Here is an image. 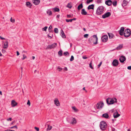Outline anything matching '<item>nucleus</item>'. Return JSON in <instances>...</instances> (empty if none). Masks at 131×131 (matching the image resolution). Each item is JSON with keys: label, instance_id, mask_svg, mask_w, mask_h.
<instances>
[{"label": "nucleus", "instance_id": "1", "mask_svg": "<svg viewBox=\"0 0 131 131\" xmlns=\"http://www.w3.org/2000/svg\"><path fill=\"white\" fill-rule=\"evenodd\" d=\"M106 101L107 103L109 104L110 105L114 104V103H117V99L115 97L114 99L108 98L106 99Z\"/></svg>", "mask_w": 131, "mask_h": 131}, {"label": "nucleus", "instance_id": "2", "mask_svg": "<svg viewBox=\"0 0 131 131\" xmlns=\"http://www.w3.org/2000/svg\"><path fill=\"white\" fill-rule=\"evenodd\" d=\"M93 38H90L89 39V41L90 42H92L94 44H96L97 43L98 38L96 35H94L93 36Z\"/></svg>", "mask_w": 131, "mask_h": 131}, {"label": "nucleus", "instance_id": "3", "mask_svg": "<svg viewBox=\"0 0 131 131\" xmlns=\"http://www.w3.org/2000/svg\"><path fill=\"white\" fill-rule=\"evenodd\" d=\"M104 10V8L103 6H100L97 9L96 14L98 15H100L103 13Z\"/></svg>", "mask_w": 131, "mask_h": 131}, {"label": "nucleus", "instance_id": "4", "mask_svg": "<svg viewBox=\"0 0 131 131\" xmlns=\"http://www.w3.org/2000/svg\"><path fill=\"white\" fill-rule=\"evenodd\" d=\"M131 34V32L129 29H126L124 32V36L126 38L128 37Z\"/></svg>", "mask_w": 131, "mask_h": 131}, {"label": "nucleus", "instance_id": "5", "mask_svg": "<svg viewBox=\"0 0 131 131\" xmlns=\"http://www.w3.org/2000/svg\"><path fill=\"white\" fill-rule=\"evenodd\" d=\"M100 126L101 129L104 130L106 129L107 126V125L105 122L102 121L100 123Z\"/></svg>", "mask_w": 131, "mask_h": 131}, {"label": "nucleus", "instance_id": "6", "mask_svg": "<svg viewBox=\"0 0 131 131\" xmlns=\"http://www.w3.org/2000/svg\"><path fill=\"white\" fill-rule=\"evenodd\" d=\"M57 44L56 43H53L51 45H49L47 46L46 48V49H51L52 48H54L56 47Z\"/></svg>", "mask_w": 131, "mask_h": 131}, {"label": "nucleus", "instance_id": "7", "mask_svg": "<svg viewBox=\"0 0 131 131\" xmlns=\"http://www.w3.org/2000/svg\"><path fill=\"white\" fill-rule=\"evenodd\" d=\"M104 105V104L102 102H101L98 103L96 105V107L97 109L101 108Z\"/></svg>", "mask_w": 131, "mask_h": 131}, {"label": "nucleus", "instance_id": "8", "mask_svg": "<svg viewBox=\"0 0 131 131\" xmlns=\"http://www.w3.org/2000/svg\"><path fill=\"white\" fill-rule=\"evenodd\" d=\"M112 63L113 67H116L118 65L119 62L118 60L115 59L113 60Z\"/></svg>", "mask_w": 131, "mask_h": 131}, {"label": "nucleus", "instance_id": "9", "mask_svg": "<svg viewBox=\"0 0 131 131\" xmlns=\"http://www.w3.org/2000/svg\"><path fill=\"white\" fill-rule=\"evenodd\" d=\"M108 39V37L106 35H104L101 37V40L104 42H106L107 40Z\"/></svg>", "mask_w": 131, "mask_h": 131}, {"label": "nucleus", "instance_id": "10", "mask_svg": "<svg viewBox=\"0 0 131 131\" xmlns=\"http://www.w3.org/2000/svg\"><path fill=\"white\" fill-rule=\"evenodd\" d=\"M111 15V14L110 12H107L105 13L104 15H102V17L103 18H106L108 17Z\"/></svg>", "mask_w": 131, "mask_h": 131}, {"label": "nucleus", "instance_id": "11", "mask_svg": "<svg viewBox=\"0 0 131 131\" xmlns=\"http://www.w3.org/2000/svg\"><path fill=\"white\" fill-rule=\"evenodd\" d=\"M125 57L124 56H121L119 59V60L121 63H124V61L126 60Z\"/></svg>", "mask_w": 131, "mask_h": 131}, {"label": "nucleus", "instance_id": "12", "mask_svg": "<svg viewBox=\"0 0 131 131\" xmlns=\"http://www.w3.org/2000/svg\"><path fill=\"white\" fill-rule=\"evenodd\" d=\"M124 28L123 27H121L120 30L119 31V34L121 35L122 36L123 35V34H124Z\"/></svg>", "mask_w": 131, "mask_h": 131}, {"label": "nucleus", "instance_id": "13", "mask_svg": "<svg viewBox=\"0 0 131 131\" xmlns=\"http://www.w3.org/2000/svg\"><path fill=\"white\" fill-rule=\"evenodd\" d=\"M105 4L108 6H110L112 4V2L111 0H108L106 1Z\"/></svg>", "mask_w": 131, "mask_h": 131}, {"label": "nucleus", "instance_id": "14", "mask_svg": "<svg viewBox=\"0 0 131 131\" xmlns=\"http://www.w3.org/2000/svg\"><path fill=\"white\" fill-rule=\"evenodd\" d=\"M17 103L14 100H12L11 101V105L12 107H14L17 105Z\"/></svg>", "mask_w": 131, "mask_h": 131}, {"label": "nucleus", "instance_id": "15", "mask_svg": "<svg viewBox=\"0 0 131 131\" xmlns=\"http://www.w3.org/2000/svg\"><path fill=\"white\" fill-rule=\"evenodd\" d=\"M32 2L35 5H38L40 2V0H32Z\"/></svg>", "mask_w": 131, "mask_h": 131}, {"label": "nucleus", "instance_id": "16", "mask_svg": "<svg viewBox=\"0 0 131 131\" xmlns=\"http://www.w3.org/2000/svg\"><path fill=\"white\" fill-rule=\"evenodd\" d=\"M81 14L83 15H89V14H87V13L86 11L84 9H82L81 12Z\"/></svg>", "mask_w": 131, "mask_h": 131}, {"label": "nucleus", "instance_id": "17", "mask_svg": "<svg viewBox=\"0 0 131 131\" xmlns=\"http://www.w3.org/2000/svg\"><path fill=\"white\" fill-rule=\"evenodd\" d=\"M60 35L63 38H66V36L63 31V30L61 29V34Z\"/></svg>", "mask_w": 131, "mask_h": 131}, {"label": "nucleus", "instance_id": "18", "mask_svg": "<svg viewBox=\"0 0 131 131\" xmlns=\"http://www.w3.org/2000/svg\"><path fill=\"white\" fill-rule=\"evenodd\" d=\"M120 115L118 114L117 111H116L113 114V116L114 118H117Z\"/></svg>", "mask_w": 131, "mask_h": 131}, {"label": "nucleus", "instance_id": "19", "mask_svg": "<svg viewBox=\"0 0 131 131\" xmlns=\"http://www.w3.org/2000/svg\"><path fill=\"white\" fill-rule=\"evenodd\" d=\"M54 104L57 106H59L60 105V103L59 101L57 99H56L54 101Z\"/></svg>", "mask_w": 131, "mask_h": 131}, {"label": "nucleus", "instance_id": "20", "mask_svg": "<svg viewBox=\"0 0 131 131\" xmlns=\"http://www.w3.org/2000/svg\"><path fill=\"white\" fill-rule=\"evenodd\" d=\"M77 123L76 120L75 118H73L72 120L71 124H75Z\"/></svg>", "mask_w": 131, "mask_h": 131}, {"label": "nucleus", "instance_id": "21", "mask_svg": "<svg viewBox=\"0 0 131 131\" xmlns=\"http://www.w3.org/2000/svg\"><path fill=\"white\" fill-rule=\"evenodd\" d=\"M102 117H103L107 119L108 118L109 116L107 113H105L103 114Z\"/></svg>", "mask_w": 131, "mask_h": 131}, {"label": "nucleus", "instance_id": "22", "mask_svg": "<svg viewBox=\"0 0 131 131\" xmlns=\"http://www.w3.org/2000/svg\"><path fill=\"white\" fill-rule=\"evenodd\" d=\"M94 4H92L89 5L87 8L88 9H94Z\"/></svg>", "mask_w": 131, "mask_h": 131}, {"label": "nucleus", "instance_id": "23", "mask_svg": "<svg viewBox=\"0 0 131 131\" xmlns=\"http://www.w3.org/2000/svg\"><path fill=\"white\" fill-rule=\"evenodd\" d=\"M26 5L29 8H30L32 6L30 2H26Z\"/></svg>", "mask_w": 131, "mask_h": 131}, {"label": "nucleus", "instance_id": "24", "mask_svg": "<svg viewBox=\"0 0 131 131\" xmlns=\"http://www.w3.org/2000/svg\"><path fill=\"white\" fill-rule=\"evenodd\" d=\"M8 42L7 41H6L5 43L4 44L3 48L4 49H6L8 47Z\"/></svg>", "mask_w": 131, "mask_h": 131}, {"label": "nucleus", "instance_id": "25", "mask_svg": "<svg viewBox=\"0 0 131 131\" xmlns=\"http://www.w3.org/2000/svg\"><path fill=\"white\" fill-rule=\"evenodd\" d=\"M108 35L110 39L112 38L114 36V35L113 34L111 33H108Z\"/></svg>", "mask_w": 131, "mask_h": 131}, {"label": "nucleus", "instance_id": "26", "mask_svg": "<svg viewBox=\"0 0 131 131\" xmlns=\"http://www.w3.org/2000/svg\"><path fill=\"white\" fill-rule=\"evenodd\" d=\"M83 7V6L82 3H81L80 5H79L78 7V10H80L81 8Z\"/></svg>", "mask_w": 131, "mask_h": 131}, {"label": "nucleus", "instance_id": "27", "mask_svg": "<svg viewBox=\"0 0 131 131\" xmlns=\"http://www.w3.org/2000/svg\"><path fill=\"white\" fill-rule=\"evenodd\" d=\"M127 3L128 2L126 1V0H124L123 2L122 5L123 6H125L126 5Z\"/></svg>", "mask_w": 131, "mask_h": 131}, {"label": "nucleus", "instance_id": "28", "mask_svg": "<svg viewBox=\"0 0 131 131\" xmlns=\"http://www.w3.org/2000/svg\"><path fill=\"white\" fill-rule=\"evenodd\" d=\"M52 27L51 25L50 26L48 30L50 32H53V31L52 30Z\"/></svg>", "mask_w": 131, "mask_h": 131}, {"label": "nucleus", "instance_id": "29", "mask_svg": "<svg viewBox=\"0 0 131 131\" xmlns=\"http://www.w3.org/2000/svg\"><path fill=\"white\" fill-rule=\"evenodd\" d=\"M52 10H54L55 12H59L60 11L59 9L57 7L53 8Z\"/></svg>", "mask_w": 131, "mask_h": 131}, {"label": "nucleus", "instance_id": "30", "mask_svg": "<svg viewBox=\"0 0 131 131\" xmlns=\"http://www.w3.org/2000/svg\"><path fill=\"white\" fill-rule=\"evenodd\" d=\"M47 126L48 128L47 129V131L51 130L52 128V126H50L49 125H48Z\"/></svg>", "mask_w": 131, "mask_h": 131}, {"label": "nucleus", "instance_id": "31", "mask_svg": "<svg viewBox=\"0 0 131 131\" xmlns=\"http://www.w3.org/2000/svg\"><path fill=\"white\" fill-rule=\"evenodd\" d=\"M112 4L114 6H116L117 5V1L116 0H115L113 2H112Z\"/></svg>", "mask_w": 131, "mask_h": 131}, {"label": "nucleus", "instance_id": "32", "mask_svg": "<svg viewBox=\"0 0 131 131\" xmlns=\"http://www.w3.org/2000/svg\"><path fill=\"white\" fill-rule=\"evenodd\" d=\"M72 108L73 110H74L75 112H77L78 111V110L76 108L75 106H73Z\"/></svg>", "mask_w": 131, "mask_h": 131}, {"label": "nucleus", "instance_id": "33", "mask_svg": "<svg viewBox=\"0 0 131 131\" xmlns=\"http://www.w3.org/2000/svg\"><path fill=\"white\" fill-rule=\"evenodd\" d=\"M67 7L69 8H71L72 7V6L71 4L68 3L67 5Z\"/></svg>", "mask_w": 131, "mask_h": 131}, {"label": "nucleus", "instance_id": "34", "mask_svg": "<svg viewBox=\"0 0 131 131\" xmlns=\"http://www.w3.org/2000/svg\"><path fill=\"white\" fill-rule=\"evenodd\" d=\"M47 13L49 14V15H51L52 14V11L50 10H48L47 12Z\"/></svg>", "mask_w": 131, "mask_h": 131}, {"label": "nucleus", "instance_id": "35", "mask_svg": "<svg viewBox=\"0 0 131 131\" xmlns=\"http://www.w3.org/2000/svg\"><path fill=\"white\" fill-rule=\"evenodd\" d=\"M59 54L60 55V56H61L62 55V51L61 50H60L58 52Z\"/></svg>", "mask_w": 131, "mask_h": 131}, {"label": "nucleus", "instance_id": "36", "mask_svg": "<svg viewBox=\"0 0 131 131\" xmlns=\"http://www.w3.org/2000/svg\"><path fill=\"white\" fill-rule=\"evenodd\" d=\"M69 53L68 51H66L64 52L63 54L65 56H66L67 55H68V56L69 55Z\"/></svg>", "mask_w": 131, "mask_h": 131}, {"label": "nucleus", "instance_id": "37", "mask_svg": "<svg viewBox=\"0 0 131 131\" xmlns=\"http://www.w3.org/2000/svg\"><path fill=\"white\" fill-rule=\"evenodd\" d=\"M54 31L55 33H58V29L57 28H55L54 29Z\"/></svg>", "mask_w": 131, "mask_h": 131}, {"label": "nucleus", "instance_id": "38", "mask_svg": "<svg viewBox=\"0 0 131 131\" xmlns=\"http://www.w3.org/2000/svg\"><path fill=\"white\" fill-rule=\"evenodd\" d=\"M92 61H91L89 64V67H90L92 69H93L94 68L92 66Z\"/></svg>", "mask_w": 131, "mask_h": 131}, {"label": "nucleus", "instance_id": "39", "mask_svg": "<svg viewBox=\"0 0 131 131\" xmlns=\"http://www.w3.org/2000/svg\"><path fill=\"white\" fill-rule=\"evenodd\" d=\"M48 27L47 26H45L44 28H42V30L43 31H46L47 29V28Z\"/></svg>", "mask_w": 131, "mask_h": 131}, {"label": "nucleus", "instance_id": "40", "mask_svg": "<svg viewBox=\"0 0 131 131\" xmlns=\"http://www.w3.org/2000/svg\"><path fill=\"white\" fill-rule=\"evenodd\" d=\"M74 60V57L73 56H72L71 57V58L70 59V61H72Z\"/></svg>", "mask_w": 131, "mask_h": 131}, {"label": "nucleus", "instance_id": "41", "mask_svg": "<svg viewBox=\"0 0 131 131\" xmlns=\"http://www.w3.org/2000/svg\"><path fill=\"white\" fill-rule=\"evenodd\" d=\"M10 21L12 23H14L15 22V20L14 19H12V17H11L10 19Z\"/></svg>", "mask_w": 131, "mask_h": 131}, {"label": "nucleus", "instance_id": "42", "mask_svg": "<svg viewBox=\"0 0 131 131\" xmlns=\"http://www.w3.org/2000/svg\"><path fill=\"white\" fill-rule=\"evenodd\" d=\"M66 20L67 22H72V19H66Z\"/></svg>", "mask_w": 131, "mask_h": 131}, {"label": "nucleus", "instance_id": "43", "mask_svg": "<svg viewBox=\"0 0 131 131\" xmlns=\"http://www.w3.org/2000/svg\"><path fill=\"white\" fill-rule=\"evenodd\" d=\"M93 1V0H87L86 1L87 3L88 4L90 2H92Z\"/></svg>", "mask_w": 131, "mask_h": 131}, {"label": "nucleus", "instance_id": "44", "mask_svg": "<svg viewBox=\"0 0 131 131\" xmlns=\"http://www.w3.org/2000/svg\"><path fill=\"white\" fill-rule=\"evenodd\" d=\"M72 16H71V15H67V18H72Z\"/></svg>", "mask_w": 131, "mask_h": 131}, {"label": "nucleus", "instance_id": "45", "mask_svg": "<svg viewBox=\"0 0 131 131\" xmlns=\"http://www.w3.org/2000/svg\"><path fill=\"white\" fill-rule=\"evenodd\" d=\"M88 36H89V35L88 34H85L84 35V38H87Z\"/></svg>", "mask_w": 131, "mask_h": 131}, {"label": "nucleus", "instance_id": "46", "mask_svg": "<svg viewBox=\"0 0 131 131\" xmlns=\"http://www.w3.org/2000/svg\"><path fill=\"white\" fill-rule=\"evenodd\" d=\"M14 128H15L16 129L17 128V126L16 125L10 127V128L13 129Z\"/></svg>", "mask_w": 131, "mask_h": 131}, {"label": "nucleus", "instance_id": "47", "mask_svg": "<svg viewBox=\"0 0 131 131\" xmlns=\"http://www.w3.org/2000/svg\"><path fill=\"white\" fill-rule=\"evenodd\" d=\"M27 105H28L29 106H30V103L29 100H28V101L27 102Z\"/></svg>", "mask_w": 131, "mask_h": 131}, {"label": "nucleus", "instance_id": "48", "mask_svg": "<svg viewBox=\"0 0 131 131\" xmlns=\"http://www.w3.org/2000/svg\"><path fill=\"white\" fill-rule=\"evenodd\" d=\"M123 45H120L118 46L117 47V48H122L123 47Z\"/></svg>", "mask_w": 131, "mask_h": 131}, {"label": "nucleus", "instance_id": "49", "mask_svg": "<svg viewBox=\"0 0 131 131\" xmlns=\"http://www.w3.org/2000/svg\"><path fill=\"white\" fill-rule=\"evenodd\" d=\"M57 69L58 70H59V71H61V70L62 69L61 68L58 67L57 68Z\"/></svg>", "mask_w": 131, "mask_h": 131}, {"label": "nucleus", "instance_id": "50", "mask_svg": "<svg viewBox=\"0 0 131 131\" xmlns=\"http://www.w3.org/2000/svg\"><path fill=\"white\" fill-rule=\"evenodd\" d=\"M23 58H22V59L23 60L26 58V57L25 54L23 55Z\"/></svg>", "mask_w": 131, "mask_h": 131}, {"label": "nucleus", "instance_id": "51", "mask_svg": "<svg viewBox=\"0 0 131 131\" xmlns=\"http://www.w3.org/2000/svg\"><path fill=\"white\" fill-rule=\"evenodd\" d=\"M35 128L37 131H39V129L38 127H35Z\"/></svg>", "mask_w": 131, "mask_h": 131}, {"label": "nucleus", "instance_id": "52", "mask_svg": "<svg viewBox=\"0 0 131 131\" xmlns=\"http://www.w3.org/2000/svg\"><path fill=\"white\" fill-rule=\"evenodd\" d=\"M12 119L11 118H7V120L8 121H11Z\"/></svg>", "mask_w": 131, "mask_h": 131}, {"label": "nucleus", "instance_id": "53", "mask_svg": "<svg viewBox=\"0 0 131 131\" xmlns=\"http://www.w3.org/2000/svg\"><path fill=\"white\" fill-rule=\"evenodd\" d=\"M53 36V35H52L51 36H49V35H48V37L50 39H51L52 38V37Z\"/></svg>", "mask_w": 131, "mask_h": 131}, {"label": "nucleus", "instance_id": "54", "mask_svg": "<svg viewBox=\"0 0 131 131\" xmlns=\"http://www.w3.org/2000/svg\"><path fill=\"white\" fill-rule=\"evenodd\" d=\"M102 63V62H100V63L98 65V66L99 67L101 65Z\"/></svg>", "mask_w": 131, "mask_h": 131}, {"label": "nucleus", "instance_id": "55", "mask_svg": "<svg viewBox=\"0 0 131 131\" xmlns=\"http://www.w3.org/2000/svg\"><path fill=\"white\" fill-rule=\"evenodd\" d=\"M127 68L128 70H131V66H128Z\"/></svg>", "mask_w": 131, "mask_h": 131}, {"label": "nucleus", "instance_id": "56", "mask_svg": "<svg viewBox=\"0 0 131 131\" xmlns=\"http://www.w3.org/2000/svg\"><path fill=\"white\" fill-rule=\"evenodd\" d=\"M0 38L2 40H5V38L2 37L1 36H0Z\"/></svg>", "mask_w": 131, "mask_h": 131}, {"label": "nucleus", "instance_id": "57", "mask_svg": "<svg viewBox=\"0 0 131 131\" xmlns=\"http://www.w3.org/2000/svg\"><path fill=\"white\" fill-rule=\"evenodd\" d=\"M82 58L84 59H87L88 58V57H86V56H83L82 57Z\"/></svg>", "mask_w": 131, "mask_h": 131}, {"label": "nucleus", "instance_id": "58", "mask_svg": "<svg viewBox=\"0 0 131 131\" xmlns=\"http://www.w3.org/2000/svg\"><path fill=\"white\" fill-rule=\"evenodd\" d=\"M2 52L3 53H5L6 52V51L4 49H2Z\"/></svg>", "mask_w": 131, "mask_h": 131}, {"label": "nucleus", "instance_id": "59", "mask_svg": "<svg viewBox=\"0 0 131 131\" xmlns=\"http://www.w3.org/2000/svg\"><path fill=\"white\" fill-rule=\"evenodd\" d=\"M16 53H17V56H18L19 55V53L18 52V51H17Z\"/></svg>", "mask_w": 131, "mask_h": 131}, {"label": "nucleus", "instance_id": "60", "mask_svg": "<svg viewBox=\"0 0 131 131\" xmlns=\"http://www.w3.org/2000/svg\"><path fill=\"white\" fill-rule=\"evenodd\" d=\"M64 70H66V71L68 70V69L67 67H64Z\"/></svg>", "mask_w": 131, "mask_h": 131}, {"label": "nucleus", "instance_id": "61", "mask_svg": "<svg viewBox=\"0 0 131 131\" xmlns=\"http://www.w3.org/2000/svg\"><path fill=\"white\" fill-rule=\"evenodd\" d=\"M60 15H58L57 16V18H59L60 17Z\"/></svg>", "mask_w": 131, "mask_h": 131}, {"label": "nucleus", "instance_id": "62", "mask_svg": "<svg viewBox=\"0 0 131 131\" xmlns=\"http://www.w3.org/2000/svg\"><path fill=\"white\" fill-rule=\"evenodd\" d=\"M72 19V21L73 20H75L76 19L75 18H73L72 19Z\"/></svg>", "mask_w": 131, "mask_h": 131}, {"label": "nucleus", "instance_id": "63", "mask_svg": "<svg viewBox=\"0 0 131 131\" xmlns=\"http://www.w3.org/2000/svg\"><path fill=\"white\" fill-rule=\"evenodd\" d=\"M83 90H85L86 92H87V91L86 90H85V87H84L83 88Z\"/></svg>", "mask_w": 131, "mask_h": 131}, {"label": "nucleus", "instance_id": "64", "mask_svg": "<svg viewBox=\"0 0 131 131\" xmlns=\"http://www.w3.org/2000/svg\"><path fill=\"white\" fill-rule=\"evenodd\" d=\"M32 59L33 60H34L35 58V57L34 56H32Z\"/></svg>", "mask_w": 131, "mask_h": 131}]
</instances>
